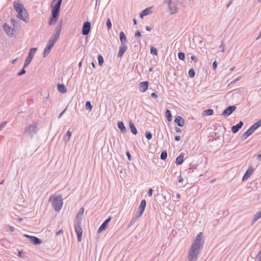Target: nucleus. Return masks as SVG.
Returning <instances> with one entry per match:
<instances>
[{"mask_svg": "<svg viewBox=\"0 0 261 261\" xmlns=\"http://www.w3.org/2000/svg\"><path fill=\"white\" fill-rule=\"evenodd\" d=\"M204 245L203 233L199 232L194 239L188 251V261H196Z\"/></svg>", "mask_w": 261, "mask_h": 261, "instance_id": "f257e3e1", "label": "nucleus"}, {"mask_svg": "<svg viewBox=\"0 0 261 261\" xmlns=\"http://www.w3.org/2000/svg\"><path fill=\"white\" fill-rule=\"evenodd\" d=\"M13 8L18 13V18L27 22L29 20L28 12L21 2L19 1H14L13 3Z\"/></svg>", "mask_w": 261, "mask_h": 261, "instance_id": "f03ea898", "label": "nucleus"}, {"mask_svg": "<svg viewBox=\"0 0 261 261\" xmlns=\"http://www.w3.org/2000/svg\"><path fill=\"white\" fill-rule=\"evenodd\" d=\"M164 3L167 4L169 11L171 14L176 13L182 6L181 0H164Z\"/></svg>", "mask_w": 261, "mask_h": 261, "instance_id": "7ed1b4c3", "label": "nucleus"}, {"mask_svg": "<svg viewBox=\"0 0 261 261\" xmlns=\"http://www.w3.org/2000/svg\"><path fill=\"white\" fill-rule=\"evenodd\" d=\"M49 201L51 202L56 211L58 212L62 209L63 201L61 195H52L49 199Z\"/></svg>", "mask_w": 261, "mask_h": 261, "instance_id": "20e7f679", "label": "nucleus"}, {"mask_svg": "<svg viewBox=\"0 0 261 261\" xmlns=\"http://www.w3.org/2000/svg\"><path fill=\"white\" fill-rule=\"evenodd\" d=\"M38 130V125L37 123H34L32 125L25 127L23 133L31 138H32L37 133Z\"/></svg>", "mask_w": 261, "mask_h": 261, "instance_id": "39448f33", "label": "nucleus"}, {"mask_svg": "<svg viewBox=\"0 0 261 261\" xmlns=\"http://www.w3.org/2000/svg\"><path fill=\"white\" fill-rule=\"evenodd\" d=\"M62 2V0H53L52 1L50 5L51 12L60 13Z\"/></svg>", "mask_w": 261, "mask_h": 261, "instance_id": "423d86ee", "label": "nucleus"}, {"mask_svg": "<svg viewBox=\"0 0 261 261\" xmlns=\"http://www.w3.org/2000/svg\"><path fill=\"white\" fill-rule=\"evenodd\" d=\"M37 50V48L36 47L31 48L30 49L29 55L24 61V67H26L31 63L33 58V56L35 54Z\"/></svg>", "mask_w": 261, "mask_h": 261, "instance_id": "0eeeda50", "label": "nucleus"}, {"mask_svg": "<svg viewBox=\"0 0 261 261\" xmlns=\"http://www.w3.org/2000/svg\"><path fill=\"white\" fill-rule=\"evenodd\" d=\"M3 29L6 33V34L9 37H12L14 35V33L15 32L14 28H12L8 23H4L3 24Z\"/></svg>", "mask_w": 261, "mask_h": 261, "instance_id": "6e6552de", "label": "nucleus"}, {"mask_svg": "<svg viewBox=\"0 0 261 261\" xmlns=\"http://www.w3.org/2000/svg\"><path fill=\"white\" fill-rule=\"evenodd\" d=\"M56 42L54 40H52L51 39L49 38L47 43V45L44 50V57H45L49 54L51 49V48L53 47Z\"/></svg>", "mask_w": 261, "mask_h": 261, "instance_id": "1a4fd4ad", "label": "nucleus"}, {"mask_svg": "<svg viewBox=\"0 0 261 261\" xmlns=\"http://www.w3.org/2000/svg\"><path fill=\"white\" fill-rule=\"evenodd\" d=\"M62 21H61L58 24L56 28L55 34L54 35H53L51 37V38H50V39H51L52 40H54L56 42L57 41V40L58 39V38L60 36L61 31L62 30Z\"/></svg>", "mask_w": 261, "mask_h": 261, "instance_id": "9d476101", "label": "nucleus"}, {"mask_svg": "<svg viewBox=\"0 0 261 261\" xmlns=\"http://www.w3.org/2000/svg\"><path fill=\"white\" fill-rule=\"evenodd\" d=\"M23 236L30 240V241L34 245H38L41 243V241L40 239L35 236H30L27 234H24Z\"/></svg>", "mask_w": 261, "mask_h": 261, "instance_id": "9b49d317", "label": "nucleus"}, {"mask_svg": "<svg viewBox=\"0 0 261 261\" xmlns=\"http://www.w3.org/2000/svg\"><path fill=\"white\" fill-rule=\"evenodd\" d=\"M91 30V23L86 21L84 23L82 28V34L83 35L86 36L89 34Z\"/></svg>", "mask_w": 261, "mask_h": 261, "instance_id": "f8f14e48", "label": "nucleus"}, {"mask_svg": "<svg viewBox=\"0 0 261 261\" xmlns=\"http://www.w3.org/2000/svg\"><path fill=\"white\" fill-rule=\"evenodd\" d=\"M60 13L51 12V17L48 21V24L49 25H53L56 23L57 21Z\"/></svg>", "mask_w": 261, "mask_h": 261, "instance_id": "ddd939ff", "label": "nucleus"}, {"mask_svg": "<svg viewBox=\"0 0 261 261\" xmlns=\"http://www.w3.org/2000/svg\"><path fill=\"white\" fill-rule=\"evenodd\" d=\"M236 109V107L234 106H229L223 111L222 115L224 116H228L231 115Z\"/></svg>", "mask_w": 261, "mask_h": 261, "instance_id": "4468645a", "label": "nucleus"}, {"mask_svg": "<svg viewBox=\"0 0 261 261\" xmlns=\"http://www.w3.org/2000/svg\"><path fill=\"white\" fill-rule=\"evenodd\" d=\"M149 83L148 81L140 82L139 84V90L141 92H145L148 88Z\"/></svg>", "mask_w": 261, "mask_h": 261, "instance_id": "2eb2a0df", "label": "nucleus"}, {"mask_svg": "<svg viewBox=\"0 0 261 261\" xmlns=\"http://www.w3.org/2000/svg\"><path fill=\"white\" fill-rule=\"evenodd\" d=\"M111 219V217L109 216L107 219H106L104 222L101 224V225L99 226L98 229V232H100L102 231L105 230L107 227L108 223L110 222Z\"/></svg>", "mask_w": 261, "mask_h": 261, "instance_id": "dca6fc26", "label": "nucleus"}, {"mask_svg": "<svg viewBox=\"0 0 261 261\" xmlns=\"http://www.w3.org/2000/svg\"><path fill=\"white\" fill-rule=\"evenodd\" d=\"M127 49V47L126 44H121L117 55L118 57L121 58Z\"/></svg>", "mask_w": 261, "mask_h": 261, "instance_id": "f3484780", "label": "nucleus"}, {"mask_svg": "<svg viewBox=\"0 0 261 261\" xmlns=\"http://www.w3.org/2000/svg\"><path fill=\"white\" fill-rule=\"evenodd\" d=\"M243 122L241 121L236 125H233L231 127V131L233 134L237 133L239 129L243 126Z\"/></svg>", "mask_w": 261, "mask_h": 261, "instance_id": "a211bd4d", "label": "nucleus"}, {"mask_svg": "<svg viewBox=\"0 0 261 261\" xmlns=\"http://www.w3.org/2000/svg\"><path fill=\"white\" fill-rule=\"evenodd\" d=\"M174 122L179 127H182L184 125L185 121L183 118L180 116H177L174 120Z\"/></svg>", "mask_w": 261, "mask_h": 261, "instance_id": "6ab92c4d", "label": "nucleus"}, {"mask_svg": "<svg viewBox=\"0 0 261 261\" xmlns=\"http://www.w3.org/2000/svg\"><path fill=\"white\" fill-rule=\"evenodd\" d=\"M75 231L76 233H83V229L81 227V220H77L76 223L74 225Z\"/></svg>", "mask_w": 261, "mask_h": 261, "instance_id": "aec40b11", "label": "nucleus"}, {"mask_svg": "<svg viewBox=\"0 0 261 261\" xmlns=\"http://www.w3.org/2000/svg\"><path fill=\"white\" fill-rule=\"evenodd\" d=\"M152 13L151 7H148L143 10L140 14V17L142 18L144 16H147Z\"/></svg>", "mask_w": 261, "mask_h": 261, "instance_id": "412c9836", "label": "nucleus"}, {"mask_svg": "<svg viewBox=\"0 0 261 261\" xmlns=\"http://www.w3.org/2000/svg\"><path fill=\"white\" fill-rule=\"evenodd\" d=\"M119 38L121 42V44H126L127 43V40L123 32L121 31L119 34Z\"/></svg>", "mask_w": 261, "mask_h": 261, "instance_id": "4be33fe9", "label": "nucleus"}, {"mask_svg": "<svg viewBox=\"0 0 261 261\" xmlns=\"http://www.w3.org/2000/svg\"><path fill=\"white\" fill-rule=\"evenodd\" d=\"M253 170V168L251 166H250L248 168V170L246 171V172H245V173L244 174V175L243 177V178H242L243 181L246 180L250 176V175L251 173V172Z\"/></svg>", "mask_w": 261, "mask_h": 261, "instance_id": "5701e85b", "label": "nucleus"}, {"mask_svg": "<svg viewBox=\"0 0 261 261\" xmlns=\"http://www.w3.org/2000/svg\"><path fill=\"white\" fill-rule=\"evenodd\" d=\"M117 126H118V128L120 130V131L122 133L125 134L126 133V131H127L126 128L125 126H124V124L122 121H119L118 122Z\"/></svg>", "mask_w": 261, "mask_h": 261, "instance_id": "b1692460", "label": "nucleus"}, {"mask_svg": "<svg viewBox=\"0 0 261 261\" xmlns=\"http://www.w3.org/2000/svg\"><path fill=\"white\" fill-rule=\"evenodd\" d=\"M129 126L132 133L134 135L137 134V129L132 121H129Z\"/></svg>", "mask_w": 261, "mask_h": 261, "instance_id": "393cba45", "label": "nucleus"}, {"mask_svg": "<svg viewBox=\"0 0 261 261\" xmlns=\"http://www.w3.org/2000/svg\"><path fill=\"white\" fill-rule=\"evenodd\" d=\"M254 132L250 127L243 133L242 138L243 140L246 139L249 136H250Z\"/></svg>", "mask_w": 261, "mask_h": 261, "instance_id": "a878e982", "label": "nucleus"}, {"mask_svg": "<svg viewBox=\"0 0 261 261\" xmlns=\"http://www.w3.org/2000/svg\"><path fill=\"white\" fill-rule=\"evenodd\" d=\"M146 205V201L145 199L141 200L140 206L138 207V210L142 212H144Z\"/></svg>", "mask_w": 261, "mask_h": 261, "instance_id": "bb28decb", "label": "nucleus"}, {"mask_svg": "<svg viewBox=\"0 0 261 261\" xmlns=\"http://www.w3.org/2000/svg\"><path fill=\"white\" fill-rule=\"evenodd\" d=\"M261 126V120H259L256 122L253 123L250 128L252 129V130L254 132L257 128H258L259 126Z\"/></svg>", "mask_w": 261, "mask_h": 261, "instance_id": "cd10ccee", "label": "nucleus"}, {"mask_svg": "<svg viewBox=\"0 0 261 261\" xmlns=\"http://www.w3.org/2000/svg\"><path fill=\"white\" fill-rule=\"evenodd\" d=\"M58 90L61 93H65L67 91V89L64 84H58Z\"/></svg>", "mask_w": 261, "mask_h": 261, "instance_id": "c85d7f7f", "label": "nucleus"}, {"mask_svg": "<svg viewBox=\"0 0 261 261\" xmlns=\"http://www.w3.org/2000/svg\"><path fill=\"white\" fill-rule=\"evenodd\" d=\"M183 162L184 156L182 155H179L176 158L175 163L177 165L182 164Z\"/></svg>", "mask_w": 261, "mask_h": 261, "instance_id": "c756f323", "label": "nucleus"}, {"mask_svg": "<svg viewBox=\"0 0 261 261\" xmlns=\"http://www.w3.org/2000/svg\"><path fill=\"white\" fill-rule=\"evenodd\" d=\"M71 136V132L70 130H68L65 136H64V141L65 142H67L70 139Z\"/></svg>", "mask_w": 261, "mask_h": 261, "instance_id": "7c9ffc66", "label": "nucleus"}, {"mask_svg": "<svg viewBox=\"0 0 261 261\" xmlns=\"http://www.w3.org/2000/svg\"><path fill=\"white\" fill-rule=\"evenodd\" d=\"M165 116L167 118V119L168 121H171L172 119V115L171 111L169 110H166L165 113Z\"/></svg>", "mask_w": 261, "mask_h": 261, "instance_id": "2f4dec72", "label": "nucleus"}, {"mask_svg": "<svg viewBox=\"0 0 261 261\" xmlns=\"http://www.w3.org/2000/svg\"><path fill=\"white\" fill-rule=\"evenodd\" d=\"M261 218L260 215L257 212L254 216L253 219L251 221V225H253L257 220Z\"/></svg>", "mask_w": 261, "mask_h": 261, "instance_id": "473e14b6", "label": "nucleus"}, {"mask_svg": "<svg viewBox=\"0 0 261 261\" xmlns=\"http://www.w3.org/2000/svg\"><path fill=\"white\" fill-rule=\"evenodd\" d=\"M214 111L212 109H207L206 110H204L203 113V115L204 116H211L213 114Z\"/></svg>", "mask_w": 261, "mask_h": 261, "instance_id": "72a5a7b5", "label": "nucleus"}, {"mask_svg": "<svg viewBox=\"0 0 261 261\" xmlns=\"http://www.w3.org/2000/svg\"><path fill=\"white\" fill-rule=\"evenodd\" d=\"M84 211V208L82 207L76 216L77 220H78L79 219H82Z\"/></svg>", "mask_w": 261, "mask_h": 261, "instance_id": "f704fd0d", "label": "nucleus"}, {"mask_svg": "<svg viewBox=\"0 0 261 261\" xmlns=\"http://www.w3.org/2000/svg\"><path fill=\"white\" fill-rule=\"evenodd\" d=\"M167 151L165 150V151H163L162 152L161 154V155H160V158L162 160H165L167 159Z\"/></svg>", "mask_w": 261, "mask_h": 261, "instance_id": "c9c22d12", "label": "nucleus"}, {"mask_svg": "<svg viewBox=\"0 0 261 261\" xmlns=\"http://www.w3.org/2000/svg\"><path fill=\"white\" fill-rule=\"evenodd\" d=\"M97 60L98 62V65L99 66H102L103 63V59L102 56L99 55L97 57Z\"/></svg>", "mask_w": 261, "mask_h": 261, "instance_id": "e433bc0d", "label": "nucleus"}, {"mask_svg": "<svg viewBox=\"0 0 261 261\" xmlns=\"http://www.w3.org/2000/svg\"><path fill=\"white\" fill-rule=\"evenodd\" d=\"M150 53L152 55L156 56L158 55V49L153 46H151L150 48Z\"/></svg>", "mask_w": 261, "mask_h": 261, "instance_id": "4c0bfd02", "label": "nucleus"}, {"mask_svg": "<svg viewBox=\"0 0 261 261\" xmlns=\"http://www.w3.org/2000/svg\"><path fill=\"white\" fill-rule=\"evenodd\" d=\"M85 107L86 109L89 110L90 111H91L92 106L90 101H86Z\"/></svg>", "mask_w": 261, "mask_h": 261, "instance_id": "58836bf2", "label": "nucleus"}, {"mask_svg": "<svg viewBox=\"0 0 261 261\" xmlns=\"http://www.w3.org/2000/svg\"><path fill=\"white\" fill-rule=\"evenodd\" d=\"M106 25L109 30L112 29V23L109 18H108L107 19Z\"/></svg>", "mask_w": 261, "mask_h": 261, "instance_id": "ea45409f", "label": "nucleus"}, {"mask_svg": "<svg viewBox=\"0 0 261 261\" xmlns=\"http://www.w3.org/2000/svg\"><path fill=\"white\" fill-rule=\"evenodd\" d=\"M188 74L190 77H193L195 75V72L193 68H191L189 69Z\"/></svg>", "mask_w": 261, "mask_h": 261, "instance_id": "a19ab883", "label": "nucleus"}, {"mask_svg": "<svg viewBox=\"0 0 261 261\" xmlns=\"http://www.w3.org/2000/svg\"><path fill=\"white\" fill-rule=\"evenodd\" d=\"M178 58L180 60H184L185 58V55L184 53L179 52L178 53Z\"/></svg>", "mask_w": 261, "mask_h": 261, "instance_id": "79ce46f5", "label": "nucleus"}, {"mask_svg": "<svg viewBox=\"0 0 261 261\" xmlns=\"http://www.w3.org/2000/svg\"><path fill=\"white\" fill-rule=\"evenodd\" d=\"M137 218L135 217H133L132 220L130 221L128 226H131L134 224V223L136 222V221L137 220Z\"/></svg>", "mask_w": 261, "mask_h": 261, "instance_id": "37998d69", "label": "nucleus"}, {"mask_svg": "<svg viewBox=\"0 0 261 261\" xmlns=\"http://www.w3.org/2000/svg\"><path fill=\"white\" fill-rule=\"evenodd\" d=\"M242 79V76L240 75L238 76L236 79H233L230 83V84H233L237 82L238 81H240Z\"/></svg>", "mask_w": 261, "mask_h": 261, "instance_id": "c03bdc74", "label": "nucleus"}, {"mask_svg": "<svg viewBox=\"0 0 261 261\" xmlns=\"http://www.w3.org/2000/svg\"><path fill=\"white\" fill-rule=\"evenodd\" d=\"M145 137L148 140H150L152 138V134L149 132H146L145 133Z\"/></svg>", "mask_w": 261, "mask_h": 261, "instance_id": "a18cd8bd", "label": "nucleus"}, {"mask_svg": "<svg viewBox=\"0 0 261 261\" xmlns=\"http://www.w3.org/2000/svg\"><path fill=\"white\" fill-rule=\"evenodd\" d=\"M24 68L25 67H23V68L19 72L17 73L18 76H21L25 73L26 71L24 69Z\"/></svg>", "mask_w": 261, "mask_h": 261, "instance_id": "49530a36", "label": "nucleus"}, {"mask_svg": "<svg viewBox=\"0 0 261 261\" xmlns=\"http://www.w3.org/2000/svg\"><path fill=\"white\" fill-rule=\"evenodd\" d=\"M143 213V212L139 211L138 210V212L137 213V214L135 216V217L137 218V219H138L142 215Z\"/></svg>", "mask_w": 261, "mask_h": 261, "instance_id": "de8ad7c7", "label": "nucleus"}, {"mask_svg": "<svg viewBox=\"0 0 261 261\" xmlns=\"http://www.w3.org/2000/svg\"><path fill=\"white\" fill-rule=\"evenodd\" d=\"M7 124V122L6 121H3L1 124H0V130H1V129L2 128H3Z\"/></svg>", "mask_w": 261, "mask_h": 261, "instance_id": "09e8293b", "label": "nucleus"}, {"mask_svg": "<svg viewBox=\"0 0 261 261\" xmlns=\"http://www.w3.org/2000/svg\"><path fill=\"white\" fill-rule=\"evenodd\" d=\"M219 47L221 48V52L223 53L225 50V45L223 42H222L221 44L220 45Z\"/></svg>", "mask_w": 261, "mask_h": 261, "instance_id": "8fccbe9b", "label": "nucleus"}, {"mask_svg": "<svg viewBox=\"0 0 261 261\" xmlns=\"http://www.w3.org/2000/svg\"><path fill=\"white\" fill-rule=\"evenodd\" d=\"M77 234V241L79 242H81V240H82V234L83 233H76Z\"/></svg>", "mask_w": 261, "mask_h": 261, "instance_id": "3c124183", "label": "nucleus"}, {"mask_svg": "<svg viewBox=\"0 0 261 261\" xmlns=\"http://www.w3.org/2000/svg\"><path fill=\"white\" fill-rule=\"evenodd\" d=\"M152 193H153V190L151 188H149L148 191V193H147L149 197H151L152 195Z\"/></svg>", "mask_w": 261, "mask_h": 261, "instance_id": "603ef678", "label": "nucleus"}, {"mask_svg": "<svg viewBox=\"0 0 261 261\" xmlns=\"http://www.w3.org/2000/svg\"><path fill=\"white\" fill-rule=\"evenodd\" d=\"M151 96L154 98H158V94L155 93V92H153L151 94Z\"/></svg>", "mask_w": 261, "mask_h": 261, "instance_id": "864d4df0", "label": "nucleus"}, {"mask_svg": "<svg viewBox=\"0 0 261 261\" xmlns=\"http://www.w3.org/2000/svg\"><path fill=\"white\" fill-rule=\"evenodd\" d=\"M8 228L9 230L11 232H13L15 230L14 227L10 225H9L8 226Z\"/></svg>", "mask_w": 261, "mask_h": 261, "instance_id": "5fc2aeb1", "label": "nucleus"}, {"mask_svg": "<svg viewBox=\"0 0 261 261\" xmlns=\"http://www.w3.org/2000/svg\"><path fill=\"white\" fill-rule=\"evenodd\" d=\"M217 67V63L216 61H215L213 63V68L215 70L216 69Z\"/></svg>", "mask_w": 261, "mask_h": 261, "instance_id": "6e6d98bb", "label": "nucleus"}, {"mask_svg": "<svg viewBox=\"0 0 261 261\" xmlns=\"http://www.w3.org/2000/svg\"><path fill=\"white\" fill-rule=\"evenodd\" d=\"M141 33L139 31H137L135 33V37H140L141 36Z\"/></svg>", "mask_w": 261, "mask_h": 261, "instance_id": "4d7b16f0", "label": "nucleus"}, {"mask_svg": "<svg viewBox=\"0 0 261 261\" xmlns=\"http://www.w3.org/2000/svg\"><path fill=\"white\" fill-rule=\"evenodd\" d=\"M11 22L14 27H15L17 24V22L14 18H11Z\"/></svg>", "mask_w": 261, "mask_h": 261, "instance_id": "13d9d810", "label": "nucleus"}, {"mask_svg": "<svg viewBox=\"0 0 261 261\" xmlns=\"http://www.w3.org/2000/svg\"><path fill=\"white\" fill-rule=\"evenodd\" d=\"M191 59L195 62L197 61V58L195 56H192Z\"/></svg>", "mask_w": 261, "mask_h": 261, "instance_id": "bf43d9fd", "label": "nucleus"}, {"mask_svg": "<svg viewBox=\"0 0 261 261\" xmlns=\"http://www.w3.org/2000/svg\"><path fill=\"white\" fill-rule=\"evenodd\" d=\"M257 257H258V261H261V251H259L257 254Z\"/></svg>", "mask_w": 261, "mask_h": 261, "instance_id": "052dcab7", "label": "nucleus"}, {"mask_svg": "<svg viewBox=\"0 0 261 261\" xmlns=\"http://www.w3.org/2000/svg\"><path fill=\"white\" fill-rule=\"evenodd\" d=\"M63 232V230L60 229L56 232V236H59Z\"/></svg>", "mask_w": 261, "mask_h": 261, "instance_id": "680f3d73", "label": "nucleus"}, {"mask_svg": "<svg viewBox=\"0 0 261 261\" xmlns=\"http://www.w3.org/2000/svg\"><path fill=\"white\" fill-rule=\"evenodd\" d=\"M66 109H65L63 111H62L61 113H60L58 118H60L63 116V114L65 113Z\"/></svg>", "mask_w": 261, "mask_h": 261, "instance_id": "e2e57ef3", "label": "nucleus"}, {"mask_svg": "<svg viewBox=\"0 0 261 261\" xmlns=\"http://www.w3.org/2000/svg\"><path fill=\"white\" fill-rule=\"evenodd\" d=\"M126 155H127V156L128 158V159L129 160H130L131 155H130V153H129V152L128 151L126 152Z\"/></svg>", "mask_w": 261, "mask_h": 261, "instance_id": "0e129e2a", "label": "nucleus"}, {"mask_svg": "<svg viewBox=\"0 0 261 261\" xmlns=\"http://www.w3.org/2000/svg\"><path fill=\"white\" fill-rule=\"evenodd\" d=\"M180 139H181V138H180V136H175V140L176 141H179V140H180Z\"/></svg>", "mask_w": 261, "mask_h": 261, "instance_id": "69168bd1", "label": "nucleus"}, {"mask_svg": "<svg viewBox=\"0 0 261 261\" xmlns=\"http://www.w3.org/2000/svg\"><path fill=\"white\" fill-rule=\"evenodd\" d=\"M145 29L147 31H150L151 30V28L149 26H146Z\"/></svg>", "mask_w": 261, "mask_h": 261, "instance_id": "338daca9", "label": "nucleus"}, {"mask_svg": "<svg viewBox=\"0 0 261 261\" xmlns=\"http://www.w3.org/2000/svg\"><path fill=\"white\" fill-rule=\"evenodd\" d=\"M261 38V30L260 31L257 37L256 38V40L258 39L259 38Z\"/></svg>", "mask_w": 261, "mask_h": 261, "instance_id": "774afa93", "label": "nucleus"}]
</instances>
